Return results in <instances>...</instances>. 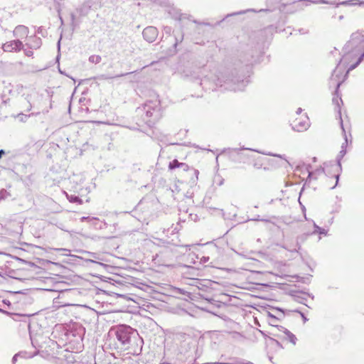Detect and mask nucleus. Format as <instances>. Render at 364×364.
Masks as SVG:
<instances>
[{"label": "nucleus", "mask_w": 364, "mask_h": 364, "mask_svg": "<svg viewBox=\"0 0 364 364\" xmlns=\"http://www.w3.org/2000/svg\"><path fill=\"white\" fill-rule=\"evenodd\" d=\"M296 311L298 312V311ZM299 313L300 314V315H301V318H302V319H303L304 323L308 321V318L305 316L304 313L300 312V311H299Z\"/></svg>", "instance_id": "a19ab883"}, {"label": "nucleus", "mask_w": 364, "mask_h": 364, "mask_svg": "<svg viewBox=\"0 0 364 364\" xmlns=\"http://www.w3.org/2000/svg\"><path fill=\"white\" fill-rule=\"evenodd\" d=\"M204 258V262L206 261L207 259H208V257L206 259L205 257H203Z\"/></svg>", "instance_id": "338daca9"}, {"label": "nucleus", "mask_w": 364, "mask_h": 364, "mask_svg": "<svg viewBox=\"0 0 364 364\" xmlns=\"http://www.w3.org/2000/svg\"><path fill=\"white\" fill-rule=\"evenodd\" d=\"M242 150H251V151H254L262 154L264 155L277 157V158H279V159H280L282 160L285 161L287 163H289L287 161V159H286L285 155H284V154H273L272 152L259 151L256 150V149H247V148H245V147H242V148H240V149H237V148H235V149H230V148L229 149H225L223 150L222 153L228 152L230 157H235V156H238L240 159L241 156H240V151H242Z\"/></svg>", "instance_id": "1a4fd4ad"}, {"label": "nucleus", "mask_w": 364, "mask_h": 364, "mask_svg": "<svg viewBox=\"0 0 364 364\" xmlns=\"http://www.w3.org/2000/svg\"><path fill=\"white\" fill-rule=\"evenodd\" d=\"M291 126L294 131L299 132L306 131L310 127L309 117H307L306 114H305L300 119H296L294 120L293 122L291 124Z\"/></svg>", "instance_id": "9b49d317"}, {"label": "nucleus", "mask_w": 364, "mask_h": 364, "mask_svg": "<svg viewBox=\"0 0 364 364\" xmlns=\"http://www.w3.org/2000/svg\"><path fill=\"white\" fill-rule=\"evenodd\" d=\"M30 338L32 346L35 348H43V343L46 342V337L43 336L41 333L33 334L31 331H29Z\"/></svg>", "instance_id": "2eb2a0df"}, {"label": "nucleus", "mask_w": 364, "mask_h": 364, "mask_svg": "<svg viewBox=\"0 0 364 364\" xmlns=\"http://www.w3.org/2000/svg\"><path fill=\"white\" fill-rule=\"evenodd\" d=\"M222 304L223 305L224 304H223V303H220V304L218 305V307H220Z\"/></svg>", "instance_id": "4d7b16f0"}, {"label": "nucleus", "mask_w": 364, "mask_h": 364, "mask_svg": "<svg viewBox=\"0 0 364 364\" xmlns=\"http://www.w3.org/2000/svg\"><path fill=\"white\" fill-rule=\"evenodd\" d=\"M110 333L115 336L118 348L129 350L136 347L139 351L141 350L143 340L137 331L131 326L126 324L118 325L112 327Z\"/></svg>", "instance_id": "f03ea898"}, {"label": "nucleus", "mask_w": 364, "mask_h": 364, "mask_svg": "<svg viewBox=\"0 0 364 364\" xmlns=\"http://www.w3.org/2000/svg\"><path fill=\"white\" fill-rule=\"evenodd\" d=\"M267 314L268 318L282 319L285 316V310L279 307H271Z\"/></svg>", "instance_id": "f3484780"}, {"label": "nucleus", "mask_w": 364, "mask_h": 364, "mask_svg": "<svg viewBox=\"0 0 364 364\" xmlns=\"http://www.w3.org/2000/svg\"><path fill=\"white\" fill-rule=\"evenodd\" d=\"M229 360H232V362H223V361H218V362H212L208 363L207 364H254L250 361H245L240 358H229Z\"/></svg>", "instance_id": "412c9836"}, {"label": "nucleus", "mask_w": 364, "mask_h": 364, "mask_svg": "<svg viewBox=\"0 0 364 364\" xmlns=\"http://www.w3.org/2000/svg\"><path fill=\"white\" fill-rule=\"evenodd\" d=\"M78 338L82 341V336L81 335H79Z\"/></svg>", "instance_id": "bf43d9fd"}, {"label": "nucleus", "mask_w": 364, "mask_h": 364, "mask_svg": "<svg viewBox=\"0 0 364 364\" xmlns=\"http://www.w3.org/2000/svg\"><path fill=\"white\" fill-rule=\"evenodd\" d=\"M2 302H3L4 304L7 305L9 307L11 305V304L10 301H9V300H7V299H4V300L2 301Z\"/></svg>", "instance_id": "37998d69"}, {"label": "nucleus", "mask_w": 364, "mask_h": 364, "mask_svg": "<svg viewBox=\"0 0 364 364\" xmlns=\"http://www.w3.org/2000/svg\"><path fill=\"white\" fill-rule=\"evenodd\" d=\"M223 357H224V355H221V356H220V359H223Z\"/></svg>", "instance_id": "69168bd1"}, {"label": "nucleus", "mask_w": 364, "mask_h": 364, "mask_svg": "<svg viewBox=\"0 0 364 364\" xmlns=\"http://www.w3.org/2000/svg\"><path fill=\"white\" fill-rule=\"evenodd\" d=\"M66 196H67L68 200L70 203H77V204L82 203V200L78 196L73 195V194L69 195V194L66 193Z\"/></svg>", "instance_id": "b1692460"}, {"label": "nucleus", "mask_w": 364, "mask_h": 364, "mask_svg": "<svg viewBox=\"0 0 364 364\" xmlns=\"http://www.w3.org/2000/svg\"><path fill=\"white\" fill-rule=\"evenodd\" d=\"M316 227H319L318 225H317L314 222V231L316 230Z\"/></svg>", "instance_id": "603ef678"}, {"label": "nucleus", "mask_w": 364, "mask_h": 364, "mask_svg": "<svg viewBox=\"0 0 364 364\" xmlns=\"http://www.w3.org/2000/svg\"><path fill=\"white\" fill-rule=\"evenodd\" d=\"M164 32L170 36L171 33H173L172 28L171 26H166L164 27Z\"/></svg>", "instance_id": "f704fd0d"}, {"label": "nucleus", "mask_w": 364, "mask_h": 364, "mask_svg": "<svg viewBox=\"0 0 364 364\" xmlns=\"http://www.w3.org/2000/svg\"><path fill=\"white\" fill-rule=\"evenodd\" d=\"M295 297H296V300L299 303L306 305L305 301H306V298H305L304 296H295Z\"/></svg>", "instance_id": "72a5a7b5"}, {"label": "nucleus", "mask_w": 364, "mask_h": 364, "mask_svg": "<svg viewBox=\"0 0 364 364\" xmlns=\"http://www.w3.org/2000/svg\"><path fill=\"white\" fill-rule=\"evenodd\" d=\"M176 168H181L184 171H187L189 169V166L185 163H181L179 162L177 159H173L169 162L168 169L172 171Z\"/></svg>", "instance_id": "6ab92c4d"}, {"label": "nucleus", "mask_w": 364, "mask_h": 364, "mask_svg": "<svg viewBox=\"0 0 364 364\" xmlns=\"http://www.w3.org/2000/svg\"><path fill=\"white\" fill-rule=\"evenodd\" d=\"M349 2H350V1H344L339 2L336 4V7H338L339 5H348V4H349Z\"/></svg>", "instance_id": "79ce46f5"}, {"label": "nucleus", "mask_w": 364, "mask_h": 364, "mask_svg": "<svg viewBox=\"0 0 364 364\" xmlns=\"http://www.w3.org/2000/svg\"><path fill=\"white\" fill-rule=\"evenodd\" d=\"M340 124H341V129L343 131V136H344V139H345V142H343L341 145V150H346V147H347V144H348V139H347L346 130L343 127V124L342 119H341Z\"/></svg>", "instance_id": "393cba45"}, {"label": "nucleus", "mask_w": 364, "mask_h": 364, "mask_svg": "<svg viewBox=\"0 0 364 364\" xmlns=\"http://www.w3.org/2000/svg\"><path fill=\"white\" fill-rule=\"evenodd\" d=\"M284 248L290 252H297L299 251V250H300L301 246L299 243V241H296V243L294 247L289 246V245L286 244L284 246Z\"/></svg>", "instance_id": "a878e982"}, {"label": "nucleus", "mask_w": 364, "mask_h": 364, "mask_svg": "<svg viewBox=\"0 0 364 364\" xmlns=\"http://www.w3.org/2000/svg\"><path fill=\"white\" fill-rule=\"evenodd\" d=\"M193 22L195 23H198V24H203V25H205V26H210V24L209 23H199L198 21H193Z\"/></svg>", "instance_id": "a18cd8bd"}, {"label": "nucleus", "mask_w": 364, "mask_h": 364, "mask_svg": "<svg viewBox=\"0 0 364 364\" xmlns=\"http://www.w3.org/2000/svg\"><path fill=\"white\" fill-rule=\"evenodd\" d=\"M255 166L258 168H259V166H258V164H255Z\"/></svg>", "instance_id": "680f3d73"}, {"label": "nucleus", "mask_w": 364, "mask_h": 364, "mask_svg": "<svg viewBox=\"0 0 364 364\" xmlns=\"http://www.w3.org/2000/svg\"><path fill=\"white\" fill-rule=\"evenodd\" d=\"M181 294H183V295H186V294H190L191 293L190 292H188L187 291L184 290V289H179Z\"/></svg>", "instance_id": "c03bdc74"}, {"label": "nucleus", "mask_w": 364, "mask_h": 364, "mask_svg": "<svg viewBox=\"0 0 364 364\" xmlns=\"http://www.w3.org/2000/svg\"><path fill=\"white\" fill-rule=\"evenodd\" d=\"M23 43L19 39L7 41L2 45L4 52H18L23 50Z\"/></svg>", "instance_id": "f8f14e48"}, {"label": "nucleus", "mask_w": 364, "mask_h": 364, "mask_svg": "<svg viewBox=\"0 0 364 364\" xmlns=\"http://www.w3.org/2000/svg\"><path fill=\"white\" fill-rule=\"evenodd\" d=\"M5 154V151L4 149H0V159H1L2 156Z\"/></svg>", "instance_id": "49530a36"}, {"label": "nucleus", "mask_w": 364, "mask_h": 364, "mask_svg": "<svg viewBox=\"0 0 364 364\" xmlns=\"http://www.w3.org/2000/svg\"><path fill=\"white\" fill-rule=\"evenodd\" d=\"M59 72H60V73H62V74H64V73H63V70H61L60 69H59Z\"/></svg>", "instance_id": "0e129e2a"}, {"label": "nucleus", "mask_w": 364, "mask_h": 364, "mask_svg": "<svg viewBox=\"0 0 364 364\" xmlns=\"http://www.w3.org/2000/svg\"><path fill=\"white\" fill-rule=\"evenodd\" d=\"M61 38H62V37L60 38V39L58 40V43H57L58 49H60Z\"/></svg>", "instance_id": "8fccbe9b"}, {"label": "nucleus", "mask_w": 364, "mask_h": 364, "mask_svg": "<svg viewBox=\"0 0 364 364\" xmlns=\"http://www.w3.org/2000/svg\"><path fill=\"white\" fill-rule=\"evenodd\" d=\"M302 112V109L301 108H298L296 113V114H300Z\"/></svg>", "instance_id": "de8ad7c7"}, {"label": "nucleus", "mask_w": 364, "mask_h": 364, "mask_svg": "<svg viewBox=\"0 0 364 364\" xmlns=\"http://www.w3.org/2000/svg\"><path fill=\"white\" fill-rule=\"evenodd\" d=\"M102 0H85L75 11L70 13V27L73 31L81 23V18L96 11L102 6Z\"/></svg>", "instance_id": "20e7f679"}, {"label": "nucleus", "mask_w": 364, "mask_h": 364, "mask_svg": "<svg viewBox=\"0 0 364 364\" xmlns=\"http://www.w3.org/2000/svg\"><path fill=\"white\" fill-rule=\"evenodd\" d=\"M363 60H364V51L360 54V55L358 58L357 61L355 63H353L349 66V68H348V70L346 71V75H347L350 71L356 68L361 63V62Z\"/></svg>", "instance_id": "5701e85b"}, {"label": "nucleus", "mask_w": 364, "mask_h": 364, "mask_svg": "<svg viewBox=\"0 0 364 364\" xmlns=\"http://www.w3.org/2000/svg\"><path fill=\"white\" fill-rule=\"evenodd\" d=\"M21 355V353H16L15 354L13 358H12V360H11V362H12V364H16V361H17V358L18 357Z\"/></svg>", "instance_id": "4c0bfd02"}, {"label": "nucleus", "mask_w": 364, "mask_h": 364, "mask_svg": "<svg viewBox=\"0 0 364 364\" xmlns=\"http://www.w3.org/2000/svg\"><path fill=\"white\" fill-rule=\"evenodd\" d=\"M240 70L236 68L234 70L226 69L224 71H220L218 75L214 77L213 82H210V78L207 76L201 78L202 69L200 68H186L181 71L182 75L186 77H191L193 80H199V84L205 90H214L215 87H225V90L232 91L243 90L247 85L245 81V76L239 74Z\"/></svg>", "instance_id": "f257e3e1"}, {"label": "nucleus", "mask_w": 364, "mask_h": 364, "mask_svg": "<svg viewBox=\"0 0 364 364\" xmlns=\"http://www.w3.org/2000/svg\"><path fill=\"white\" fill-rule=\"evenodd\" d=\"M210 303L213 304V301H215L214 299H209L208 300Z\"/></svg>", "instance_id": "5fc2aeb1"}, {"label": "nucleus", "mask_w": 364, "mask_h": 364, "mask_svg": "<svg viewBox=\"0 0 364 364\" xmlns=\"http://www.w3.org/2000/svg\"><path fill=\"white\" fill-rule=\"evenodd\" d=\"M281 1V7L279 8V10L277 11V14H280L281 11H284V8L287 6H293L294 9H288L287 12L289 13H293L294 11L299 9H301L302 6L300 4H302L303 5L307 6L310 5L311 4H332L333 3L331 1H328L326 0H280Z\"/></svg>", "instance_id": "0eeeda50"}, {"label": "nucleus", "mask_w": 364, "mask_h": 364, "mask_svg": "<svg viewBox=\"0 0 364 364\" xmlns=\"http://www.w3.org/2000/svg\"><path fill=\"white\" fill-rule=\"evenodd\" d=\"M57 11L58 13V16H59V18H60V21L61 23V25H63V19L62 16H60V9L59 6L57 8Z\"/></svg>", "instance_id": "58836bf2"}, {"label": "nucleus", "mask_w": 364, "mask_h": 364, "mask_svg": "<svg viewBox=\"0 0 364 364\" xmlns=\"http://www.w3.org/2000/svg\"><path fill=\"white\" fill-rule=\"evenodd\" d=\"M158 34V30L154 26H147L142 32L144 40L149 43L154 42L156 39Z\"/></svg>", "instance_id": "4468645a"}, {"label": "nucleus", "mask_w": 364, "mask_h": 364, "mask_svg": "<svg viewBox=\"0 0 364 364\" xmlns=\"http://www.w3.org/2000/svg\"><path fill=\"white\" fill-rule=\"evenodd\" d=\"M316 173H321V172H323V170H320V169H318L316 171Z\"/></svg>", "instance_id": "864d4df0"}, {"label": "nucleus", "mask_w": 364, "mask_h": 364, "mask_svg": "<svg viewBox=\"0 0 364 364\" xmlns=\"http://www.w3.org/2000/svg\"><path fill=\"white\" fill-rule=\"evenodd\" d=\"M339 18H340V19H342V18H343V16H341L339 17Z\"/></svg>", "instance_id": "774afa93"}, {"label": "nucleus", "mask_w": 364, "mask_h": 364, "mask_svg": "<svg viewBox=\"0 0 364 364\" xmlns=\"http://www.w3.org/2000/svg\"><path fill=\"white\" fill-rule=\"evenodd\" d=\"M0 312H2V313H6V311H4V310H3V309H1V308H0Z\"/></svg>", "instance_id": "6e6d98bb"}, {"label": "nucleus", "mask_w": 364, "mask_h": 364, "mask_svg": "<svg viewBox=\"0 0 364 364\" xmlns=\"http://www.w3.org/2000/svg\"><path fill=\"white\" fill-rule=\"evenodd\" d=\"M306 295H307L308 296L311 297L312 299H314V296L313 294H311L307 293V294H306Z\"/></svg>", "instance_id": "3c124183"}, {"label": "nucleus", "mask_w": 364, "mask_h": 364, "mask_svg": "<svg viewBox=\"0 0 364 364\" xmlns=\"http://www.w3.org/2000/svg\"><path fill=\"white\" fill-rule=\"evenodd\" d=\"M250 220H254V221H262L266 223H271V220L267 218H261L259 215H257L256 218L250 219Z\"/></svg>", "instance_id": "473e14b6"}, {"label": "nucleus", "mask_w": 364, "mask_h": 364, "mask_svg": "<svg viewBox=\"0 0 364 364\" xmlns=\"http://www.w3.org/2000/svg\"><path fill=\"white\" fill-rule=\"evenodd\" d=\"M183 339H176L174 346H169L168 343L165 346L164 353L171 359H176L181 363L192 357L193 348L191 339L189 337L182 336Z\"/></svg>", "instance_id": "7ed1b4c3"}, {"label": "nucleus", "mask_w": 364, "mask_h": 364, "mask_svg": "<svg viewBox=\"0 0 364 364\" xmlns=\"http://www.w3.org/2000/svg\"><path fill=\"white\" fill-rule=\"evenodd\" d=\"M280 320L281 319L279 318H268L267 321L269 324L274 328L270 333L274 336L282 338V340L287 341L293 345H296L297 341L296 337L288 329L277 324V321Z\"/></svg>", "instance_id": "423d86ee"}, {"label": "nucleus", "mask_w": 364, "mask_h": 364, "mask_svg": "<svg viewBox=\"0 0 364 364\" xmlns=\"http://www.w3.org/2000/svg\"><path fill=\"white\" fill-rule=\"evenodd\" d=\"M255 166L258 168H259V166H258V164H255Z\"/></svg>", "instance_id": "052dcab7"}, {"label": "nucleus", "mask_w": 364, "mask_h": 364, "mask_svg": "<svg viewBox=\"0 0 364 364\" xmlns=\"http://www.w3.org/2000/svg\"><path fill=\"white\" fill-rule=\"evenodd\" d=\"M302 210H303L304 212L306 210V208H305L304 206L302 207Z\"/></svg>", "instance_id": "13d9d810"}, {"label": "nucleus", "mask_w": 364, "mask_h": 364, "mask_svg": "<svg viewBox=\"0 0 364 364\" xmlns=\"http://www.w3.org/2000/svg\"><path fill=\"white\" fill-rule=\"evenodd\" d=\"M196 173H198V171L196 169L193 170Z\"/></svg>", "instance_id": "e2e57ef3"}, {"label": "nucleus", "mask_w": 364, "mask_h": 364, "mask_svg": "<svg viewBox=\"0 0 364 364\" xmlns=\"http://www.w3.org/2000/svg\"><path fill=\"white\" fill-rule=\"evenodd\" d=\"M11 197V194L6 189H1L0 191V200H6Z\"/></svg>", "instance_id": "bb28decb"}, {"label": "nucleus", "mask_w": 364, "mask_h": 364, "mask_svg": "<svg viewBox=\"0 0 364 364\" xmlns=\"http://www.w3.org/2000/svg\"><path fill=\"white\" fill-rule=\"evenodd\" d=\"M131 73H122V74H120L119 75H117L116 77H122V76H124V75H129Z\"/></svg>", "instance_id": "09e8293b"}, {"label": "nucleus", "mask_w": 364, "mask_h": 364, "mask_svg": "<svg viewBox=\"0 0 364 364\" xmlns=\"http://www.w3.org/2000/svg\"><path fill=\"white\" fill-rule=\"evenodd\" d=\"M347 150H341L338 153V154L336 156V171L338 173L335 175V178L336 179V184L331 187V189H333L338 183L339 177H340V172L342 170L341 167V160L344 157V156L346 154Z\"/></svg>", "instance_id": "dca6fc26"}, {"label": "nucleus", "mask_w": 364, "mask_h": 364, "mask_svg": "<svg viewBox=\"0 0 364 364\" xmlns=\"http://www.w3.org/2000/svg\"><path fill=\"white\" fill-rule=\"evenodd\" d=\"M310 168H311V166H310V165H308V166H306V171H308V173H309V174H308V179H309V180H310V179H311V178H314V179H316V177H314V174H315V173H314V172H313V171H310Z\"/></svg>", "instance_id": "2f4dec72"}, {"label": "nucleus", "mask_w": 364, "mask_h": 364, "mask_svg": "<svg viewBox=\"0 0 364 364\" xmlns=\"http://www.w3.org/2000/svg\"><path fill=\"white\" fill-rule=\"evenodd\" d=\"M173 38H174V43L173 44V48L171 49H170V50H169L170 55H173V54L176 53V52L178 50V49H177L178 46L180 43H181L184 39V33H183L182 28L174 29L173 31Z\"/></svg>", "instance_id": "ddd939ff"}, {"label": "nucleus", "mask_w": 364, "mask_h": 364, "mask_svg": "<svg viewBox=\"0 0 364 364\" xmlns=\"http://www.w3.org/2000/svg\"><path fill=\"white\" fill-rule=\"evenodd\" d=\"M253 54L248 55L245 59L241 60L242 63L245 64V66H248L249 64L252 63Z\"/></svg>", "instance_id": "c85d7f7f"}, {"label": "nucleus", "mask_w": 364, "mask_h": 364, "mask_svg": "<svg viewBox=\"0 0 364 364\" xmlns=\"http://www.w3.org/2000/svg\"><path fill=\"white\" fill-rule=\"evenodd\" d=\"M101 60H102L101 56L97 55H92L89 57V61L90 63H95V64H97V63H100Z\"/></svg>", "instance_id": "cd10ccee"}, {"label": "nucleus", "mask_w": 364, "mask_h": 364, "mask_svg": "<svg viewBox=\"0 0 364 364\" xmlns=\"http://www.w3.org/2000/svg\"><path fill=\"white\" fill-rule=\"evenodd\" d=\"M270 11H272L270 9H259V10H255L254 9H246V10H241L240 11L228 14L225 16V18H228L230 16H237V15H242V14H245L248 12H254V13L266 12V13H267V12H270Z\"/></svg>", "instance_id": "aec40b11"}, {"label": "nucleus", "mask_w": 364, "mask_h": 364, "mask_svg": "<svg viewBox=\"0 0 364 364\" xmlns=\"http://www.w3.org/2000/svg\"><path fill=\"white\" fill-rule=\"evenodd\" d=\"M314 234H316V233H318L319 235H327V230H325L324 228H321V227H316V231H314L313 232Z\"/></svg>", "instance_id": "c756f323"}, {"label": "nucleus", "mask_w": 364, "mask_h": 364, "mask_svg": "<svg viewBox=\"0 0 364 364\" xmlns=\"http://www.w3.org/2000/svg\"><path fill=\"white\" fill-rule=\"evenodd\" d=\"M337 68L333 70L332 75L331 77L330 83H335L336 90L333 93V97L332 99L333 104L335 105L338 108V114L340 117V120L341 118V113L340 109V103H343L341 95L339 93V88L343 82V81L339 80V75L337 73Z\"/></svg>", "instance_id": "6e6552de"}, {"label": "nucleus", "mask_w": 364, "mask_h": 364, "mask_svg": "<svg viewBox=\"0 0 364 364\" xmlns=\"http://www.w3.org/2000/svg\"><path fill=\"white\" fill-rule=\"evenodd\" d=\"M139 114L144 112L142 119L144 122L149 127L154 124L162 116L161 110L160 100L158 97L147 100L142 107L136 109Z\"/></svg>", "instance_id": "39448f33"}, {"label": "nucleus", "mask_w": 364, "mask_h": 364, "mask_svg": "<svg viewBox=\"0 0 364 364\" xmlns=\"http://www.w3.org/2000/svg\"><path fill=\"white\" fill-rule=\"evenodd\" d=\"M37 33L41 35L43 37H46L48 34L46 29H45L43 26H41L38 28Z\"/></svg>", "instance_id": "7c9ffc66"}, {"label": "nucleus", "mask_w": 364, "mask_h": 364, "mask_svg": "<svg viewBox=\"0 0 364 364\" xmlns=\"http://www.w3.org/2000/svg\"><path fill=\"white\" fill-rule=\"evenodd\" d=\"M28 28L23 25L17 26L13 31L14 36L18 38H23L28 36Z\"/></svg>", "instance_id": "a211bd4d"}, {"label": "nucleus", "mask_w": 364, "mask_h": 364, "mask_svg": "<svg viewBox=\"0 0 364 364\" xmlns=\"http://www.w3.org/2000/svg\"><path fill=\"white\" fill-rule=\"evenodd\" d=\"M24 53L28 57H31L33 55V52L31 50V49H25Z\"/></svg>", "instance_id": "e433bc0d"}, {"label": "nucleus", "mask_w": 364, "mask_h": 364, "mask_svg": "<svg viewBox=\"0 0 364 364\" xmlns=\"http://www.w3.org/2000/svg\"><path fill=\"white\" fill-rule=\"evenodd\" d=\"M31 49H38L42 45L41 38L36 36H31L29 38V43H26Z\"/></svg>", "instance_id": "4be33fe9"}, {"label": "nucleus", "mask_w": 364, "mask_h": 364, "mask_svg": "<svg viewBox=\"0 0 364 364\" xmlns=\"http://www.w3.org/2000/svg\"><path fill=\"white\" fill-rule=\"evenodd\" d=\"M173 18H174L175 19L178 20V21H182V20L185 18V16H184V14H183L177 13V14L173 16Z\"/></svg>", "instance_id": "c9c22d12"}, {"label": "nucleus", "mask_w": 364, "mask_h": 364, "mask_svg": "<svg viewBox=\"0 0 364 364\" xmlns=\"http://www.w3.org/2000/svg\"><path fill=\"white\" fill-rule=\"evenodd\" d=\"M274 28L273 26H270L267 28H265V32L268 31V32H270L271 33H272V32L274 31Z\"/></svg>", "instance_id": "ea45409f"}, {"label": "nucleus", "mask_w": 364, "mask_h": 364, "mask_svg": "<svg viewBox=\"0 0 364 364\" xmlns=\"http://www.w3.org/2000/svg\"><path fill=\"white\" fill-rule=\"evenodd\" d=\"M364 40V35L362 32H355L351 34L350 39L345 45L343 50L345 52H349L353 48L356 47Z\"/></svg>", "instance_id": "9d476101"}]
</instances>
